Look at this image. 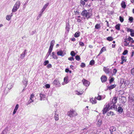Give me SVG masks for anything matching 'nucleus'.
Masks as SVG:
<instances>
[{"label": "nucleus", "mask_w": 134, "mask_h": 134, "mask_svg": "<svg viewBox=\"0 0 134 134\" xmlns=\"http://www.w3.org/2000/svg\"><path fill=\"white\" fill-rule=\"evenodd\" d=\"M82 15L86 17L87 19L90 18L92 16V14L89 11H88L86 10H83L81 13Z\"/></svg>", "instance_id": "obj_1"}, {"label": "nucleus", "mask_w": 134, "mask_h": 134, "mask_svg": "<svg viewBox=\"0 0 134 134\" xmlns=\"http://www.w3.org/2000/svg\"><path fill=\"white\" fill-rule=\"evenodd\" d=\"M20 4V1H17L13 7L12 10V12H16L19 8Z\"/></svg>", "instance_id": "obj_2"}, {"label": "nucleus", "mask_w": 134, "mask_h": 134, "mask_svg": "<svg viewBox=\"0 0 134 134\" xmlns=\"http://www.w3.org/2000/svg\"><path fill=\"white\" fill-rule=\"evenodd\" d=\"M67 115L70 117H72L76 116L77 114L76 111L72 109H71L68 112Z\"/></svg>", "instance_id": "obj_3"}, {"label": "nucleus", "mask_w": 134, "mask_h": 134, "mask_svg": "<svg viewBox=\"0 0 134 134\" xmlns=\"http://www.w3.org/2000/svg\"><path fill=\"white\" fill-rule=\"evenodd\" d=\"M53 84L54 85H55L58 87L60 86L61 85L58 79H56L54 80L53 82Z\"/></svg>", "instance_id": "obj_4"}, {"label": "nucleus", "mask_w": 134, "mask_h": 134, "mask_svg": "<svg viewBox=\"0 0 134 134\" xmlns=\"http://www.w3.org/2000/svg\"><path fill=\"white\" fill-rule=\"evenodd\" d=\"M82 82L83 85L86 86H88L90 84V82L89 81L85 80L84 79H83V80H82Z\"/></svg>", "instance_id": "obj_5"}, {"label": "nucleus", "mask_w": 134, "mask_h": 134, "mask_svg": "<svg viewBox=\"0 0 134 134\" xmlns=\"http://www.w3.org/2000/svg\"><path fill=\"white\" fill-rule=\"evenodd\" d=\"M65 54V53H63V51L62 50H60L57 52V54L62 57Z\"/></svg>", "instance_id": "obj_6"}, {"label": "nucleus", "mask_w": 134, "mask_h": 134, "mask_svg": "<svg viewBox=\"0 0 134 134\" xmlns=\"http://www.w3.org/2000/svg\"><path fill=\"white\" fill-rule=\"evenodd\" d=\"M101 79L102 82H104L106 81L107 77L106 76L103 75L101 77Z\"/></svg>", "instance_id": "obj_7"}, {"label": "nucleus", "mask_w": 134, "mask_h": 134, "mask_svg": "<svg viewBox=\"0 0 134 134\" xmlns=\"http://www.w3.org/2000/svg\"><path fill=\"white\" fill-rule=\"evenodd\" d=\"M116 128L114 127L111 126L110 128V132L111 134H113L112 132L115 131Z\"/></svg>", "instance_id": "obj_8"}, {"label": "nucleus", "mask_w": 134, "mask_h": 134, "mask_svg": "<svg viewBox=\"0 0 134 134\" xmlns=\"http://www.w3.org/2000/svg\"><path fill=\"white\" fill-rule=\"evenodd\" d=\"M48 3H47V4L44 5L43 8L41 10V11H40L41 13H43L45 9L47 8V7L48 6Z\"/></svg>", "instance_id": "obj_9"}, {"label": "nucleus", "mask_w": 134, "mask_h": 134, "mask_svg": "<svg viewBox=\"0 0 134 134\" xmlns=\"http://www.w3.org/2000/svg\"><path fill=\"white\" fill-rule=\"evenodd\" d=\"M19 105L18 104H17L16 105L13 113V115H14L15 114L19 108Z\"/></svg>", "instance_id": "obj_10"}, {"label": "nucleus", "mask_w": 134, "mask_h": 134, "mask_svg": "<svg viewBox=\"0 0 134 134\" xmlns=\"http://www.w3.org/2000/svg\"><path fill=\"white\" fill-rule=\"evenodd\" d=\"M95 98H92L90 99V101L92 104H95L97 103V101Z\"/></svg>", "instance_id": "obj_11"}, {"label": "nucleus", "mask_w": 134, "mask_h": 134, "mask_svg": "<svg viewBox=\"0 0 134 134\" xmlns=\"http://www.w3.org/2000/svg\"><path fill=\"white\" fill-rule=\"evenodd\" d=\"M127 41H128L130 42H131V43H134V40H133V38L130 37H129L127 39Z\"/></svg>", "instance_id": "obj_12"}, {"label": "nucleus", "mask_w": 134, "mask_h": 134, "mask_svg": "<svg viewBox=\"0 0 134 134\" xmlns=\"http://www.w3.org/2000/svg\"><path fill=\"white\" fill-rule=\"evenodd\" d=\"M127 40V39L126 40L125 39V41H124L123 42V44L125 46H129V42H128Z\"/></svg>", "instance_id": "obj_13"}, {"label": "nucleus", "mask_w": 134, "mask_h": 134, "mask_svg": "<svg viewBox=\"0 0 134 134\" xmlns=\"http://www.w3.org/2000/svg\"><path fill=\"white\" fill-rule=\"evenodd\" d=\"M108 107H107V106H106L104 108L103 110V114H105L107 112V111L108 110Z\"/></svg>", "instance_id": "obj_14"}, {"label": "nucleus", "mask_w": 134, "mask_h": 134, "mask_svg": "<svg viewBox=\"0 0 134 134\" xmlns=\"http://www.w3.org/2000/svg\"><path fill=\"white\" fill-rule=\"evenodd\" d=\"M117 98L116 97H114L112 100L113 104H115L117 102Z\"/></svg>", "instance_id": "obj_15"}, {"label": "nucleus", "mask_w": 134, "mask_h": 134, "mask_svg": "<svg viewBox=\"0 0 134 134\" xmlns=\"http://www.w3.org/2000/svg\"><path fill=\"white\" fill-rule=\"evenodd\" d=\"M55 119L56 120H59V116L58 114H57V111H55L54 116Z\"/></svg>", "instance_id": "obj_16"}, {"label": "nucleus", "mask_w": 134, "mask_h": 134, "mask_svg": "<svg viewBox=\"0 0 134 134\" xmlns=\"http://www.w3.org/2000/svg\"><path fill=\"white\" fill-rule=\"evenodd\" d=\"M103 70L107 74H109L110 72L109 69L108 68H106L105 67H104L103 68Z\"/></svg>", "instance_id": "obj_17"}, {"label": "nucleus", "mask_w": 134, "mask_h": 134, "mask_svg": "<svg viewBox=\"0 0 134 134\" xmlns=\"http://www.w3.org/2000/svg\"><path fill=\"white\" fill-rule=\"evenodd\" d=\"M13 85L12 83H9L7 85V87L9 89H10L13 87Z\"/></svg>", "instance_id": "obj_18"}, {"label": "nucleus", "mask_w": 134, "mask_h": 134, "mask_svg": "<svg viewBox=\"0 0 134 134\" xmlns=\"http://www.w3.org/2000/svg\"><path fill=\"white\" fill-rule=\"evenodd\" d=\"M80 32H77L75 33L74 36L76 37H78L80 35Z\"/></svg>", "instance_id": "obj_19"}, {"label": "nucleus", "mask_w": 134, "mask_h": 134, "mask_svg": "<svg viewBox=\"0 0 134 134\" xmlns=\"http://www.w3.org/2000/svg\"><path fill=\"white\" fill-rule=\"evenodd\" d=\"M123 109L121 107H119L118 109V111L119 113H121L123 111Z\"/></svg>", "instance_id": "obj_20"}, {"label": "nucleus", "mask_w": 134, "mask_h": 134, "mask_svg": "<svg viewBox=\"0 0 134 134\" xmlns=\"http://www.w3.org/2000/svg\"><path fill=\"white\" fill-rule=\"evenodd\" d=\"M116 85H111L108 88L109 90L112 89L115 87Z\"/></svg>", "instance_id": "obj_21"}, {"label": "nucleus", "mask_w": 134, "mask_h": 134, "mask_svg": "<svg viewBox=\"0 0 134 134\" xmlns=\"http://www.w3.org/2000/svg\"><path fill=\"white\" fill-rule=\"evenodd\" d=\"M64 82L65 84L69 82L68 80V77H65L64 78Z\"/></svg>", "instance_id": "obj_22"}, {"label": "nucleus", "mask_w": 134, "mask_h": 134, "mask_svg": "<svg viewBox=\"0 0 134 134\" xmlns=\"http://www.w3.org/2000/svg\"><path fill=\"white\" fill-rule=\"evenodd\" d=\"M26 54V53L25 52H23L21 54L20 57L21 59H23L25 57V55Z\"/></svg>", "instance_id": "obj_23"}, {"label": "nucleus", "mask_w": 134, "mask_h": 134, "mask_svg": "<svg viewBox=\"0 0 134 134\" xmlns=\"http://www.w3.org/2000/svg\"><path fill=\"white\" fill-rule=\"evenodd\" d=\"M52 54V56L54 59H58V57L56 55H55V53L54 52H53Z\"/></svg>", "instance_id": "obj_24"}, {"label": "nucleus", "mask_w": 134, "mask_h": 134, "mask_svg": "<svg viewBox=\"0 0 134 134\" xmlns=\"http://www.w3.org/2000/svg\"><path fill=\"white\" fill-rule=\"evenodd\" d=\"M40 100H42V99H43L45 98V95L44 94H40Z\"/></svg>", "instance_id": "obj_25"}, {"label": "nucleus", "mask_w": 134, "mask_h": 134, "mask_svg": "<svg viewBox=\"0 0 134 134\" xmlns=\"http://www.w3.org/2000/svg\"><path fill=\"white\" fill-rule=\"evenodd\" d=\"M102 124V120H98L97 123V125L98 126H100Z\"/></svg>", "instance_id": "obj_26"}, {"label": "nucleus", "mask_w": 134, "mask_h": 134, "mask_svg": "<svg viewBox=\"0 0 134 134\" xmlns=\"http://www.w3.org/2000/svg\"><path fill=\"white\" fill-rule=\"evenodd\" d=\"M121 59L123 61H124V62H126V58L123 56H121Z\"/></svg>", "instance_id": "obj_27"}, {"label": "nucleus", "mask_w": 134, "mask_h": 134, "mask_svg": "<svg viewBox=\"0 0 134 134\" xmlns=\"http://www.w3.org/2000/svg\"><path fill=\"white\" fill-rule=\"evenodd\" d=\"M55 43V41L54 40H52L50 46L53 47V46L54 45V44Z\"/></svg>", "instance_id": "obj_28"}, {"label": "nucleus", "mask_w": 134, "mask_h": 134, "mask_svg": "<svg viewBox=\"0 0 134 134\" xmlns=\"http://www.w3.org/2000/svg\"><path fill=\"white\" fill-rule=\"evenodd\" d=\"M83 93V91H81L80 92H79L78 91H76V93L78 95H81Z\"/></svg>", "instance_id": "obj_29"}, {"label": "nucleus", "mask_w": 134, "mask_h": 134, "mask_svg": "<svg viewBox=\"0 0 134 134\" xmlns=\"http://www.w3.org/2000/svg\"><path fill=\"white\" fill-rule=\"evenodd\" d=\"M121 5L122 7L123 8H125L126 7V5L124 2H122L121 3Z\"/></svg>", "instance_id": "obj_30"}, {"label": "nucleus", "mask_w": 134, "mask_h": 134, "mask_svg": "<svg viewBox=\"0 0 134 134\" xmlns=\"http://www.w3.org/2000/svg\"><path fill=\"white\" fill-rule=\"evenodd\" d=\"M120 25L118 24L116 25L115 26V28L118 30H119L120 29Z\"/></svg>", "instance_id": "obj_31"}, {"label": "nucleus", "mask_w": 134, "mask_h": 134, "mask_svg": "<svg viewBox=\"0 0 134 134\" xmlns=\"http://www.w3.org/2000/svg\"><path fill=\"white\" fill-rule=\"evenodd\" d=\"M107 39L109 41H111L113 40V38L111 37H109L107 38Z\"/></svg>", "instance_id": "obj_32"}, {"label": "nucleus", "mask_w": 134, "mask_h": 134, "mask_svg": "<svg viewBox=\"0 0 134 134\" xmlns=\"http://www.w3.org/2000/svg\"><path fill=\"white\" fill-rule=\"evenodd\" d=\"M34 102V100H32V99H30L28 101V102L27 103V105H28L29 104H30L32 102Z\"/></svg>", "instance_id": "obj_33"}, {"label": "nucleus", "mask_w": 134, "mask_h": 134, "mask_svg": "<svg viewBox=\"0 0 134 134\" xmlns=\"http://www.w3.org/2000/svg\"><path fill=\"white\" fill-rule=\"evenodd\" d=\"M113 105H111V104L110 105L109 104V106H110V108H115L116 105H115V104H113Z\"/></svg>", "instance_id": "obj_34"}, {"label": "nucleus", "mask_w": 134, "mask_h": 134, "mask_svg": "<svg viewBox=\"0 0 134 134\" xmlns=\"http://www.w3.org/2000/svg\"><path fill=\"white\" fill-rule=\"evenodd\" d=\"M11 18V16H10V15H8L6 16V19L8 20H9Z\"/></svg>", "instance_id": "obj_35"}, {"label": "nucleus", "mask_w": 134, "mask_h": 134, "mask_svg": "<svg viewBox=\"0 0 134 134\" xmlns=\"http://www.w3.org/2000/svg\"><path fill=\"white\" fill-rule=\"evenodd\" d=\"M70 54L73 57L75 56L76 54L74 51H72L71 52Z\"/></svg>", "instance_id": "obj_36"}, {"label": "nucleus", "mask_w": 134, "mask_h": 134, "mask_svg": "<svg viewBox=\"0 0 134 134\" xmlns=\"http://www.w3.org/2000/svg\"><path fill=\"white\" fill-rule=\"evenodd\" d=\"M94 63V60H92L90 63V65H93Z\"/></svg>", "instance_id": "obj_37"}, {"label": "nucleus", "mask_w": 134, "mask_h": 134, "mask_svg": "<svg viewBox=\"0 0 134 134\" xmlns=\"http://www.w3.org/2000/svg\"><path fill=\"white\" fill-rule=\"evenodd\" d=\"M75 59L76 60L79 61L80 59V58L79 56L77 55L75 57Z\"/></svg>", "instance_id": "obj_38"}, {"label": "nucleus", "mask_w": 134, "mask_h": 134, "mask_svg": "<svg viewBox=\"0 0 134 134\" xmlns=\"http://www.w3.org/2000/svg\"><path fill=\"white\" fill-rule=\"evenodd\" d=\"M95 98L99 100H100L101 99V97L100 96H98L97 98L95 97Z\"/></svg>", "instance_id": "obj_39"}, {"label": "nucleus", "mask_w": 134, "mask_h": 134, "mask_svg": "<svg viewBox=\"0 0 134 134\" xmlns=\"http://www.w3.org/2000/svg\"><path fill=\"white\" fill-rule=\"evenodd\" d=\"M131 73L132 75H134V68L131 69Z\"/></svg>", "instance_id": "obj_40"}, {"label": "nucleus", "mask_w": 134, "mask_h": 134, "mask_svg": "<svg viewBox=\"0 0 134 134\" xmlns=\"http://www.w3.org/2000/svg\"><path fill=\"white\" fill-rule=\"evenodd\" d=\"M128 53V51L127 50H125L122 53V54L125 55L126 54Z\"/></svg>", "instance_id": "obj_41"}, {"label": "nucleus", "mask_w": 134, "mask_h": 134, "mask_svg": "<svg viewBox=\"0 0 134 134\" xmlns=\"http://www.w3.org/2000/svg\"><path fill=\"white\" fill-rule=\"evenodd\" d=\"M119 19H120V21L121 22H122L123 21H124L123 18L121 16H120Z\"/></svg>", "instance_id": "obj_42"}, {"label": "nucleus", "mask_w": 134, "mask_h": 134, "mask_svg": "<svg viewBox=\"0 0 134 134\" xmlns=\"http://www.w3.org/2000/svg\"><path fill=\"white\" fill-rule=\"evenodd\" d=\"M100 27V25L98 24H97L95 26V28L96 29H98Z\"/></svg>", "instance_id": "obj_43"}, {"label": "nucleus", "mask_w": 134, "mask_h": 134, "mask_svg": "<svg viewBox=\"0 0 134 134\" xmlns=\"http://www.w3.org/2000/svg\"><path fill=\"white\" fill-rule=\"evenodd\" d=\"M49 63V61L48 60H46L44 62V65H46L47 64H48Z\"/></svg>", "instance_id": "obj_44"}, {"label": "nucleus", "mask_w": 134, "mask_h": 134, "mask_svg": "<svg viewBox=\"0 0 134 134\" xmlns=\"http://www.w3.org/2000/svg\"><path fill=\"white\" fill-rule=\"evenodd\" d=\"M81 66L82 68H84L85 66V65L84 63H82L81 65Z\"/></svg>", "instance_id": "obj_45"}, {"label": "nucleus", "mask_w": 134, "mask_h": 134, "mask_svg": "<svg viewBox=\"0 0 134 134\" xmlns=\"http://www.w3.org/2000/svg\"><path fill=\"white\" fill-rule=\"evenodd\" d=\"M68 59L70 61H72L74 60V58L72 57L69 58Z\"/></svg>", "instance_id": "obj_46"}, {"label": "nucleus", "mask_w": 134, "mask_h": 134, "mask_svg": "<svg viewBox=\"0 0 134 134\" xmlns=\"http://www.w3.org/2000/svg\"><path fill=\"white\" fill-rule=\"evenodd\" d=\"M114 78H112L110 79L109 81V83H111L114 80Z\"/></svg>", "instance_id": "obj_47"}, {"label": "nucleus", "mask_w": 134, "mask_h": 134, "mask_svg": "<svg viewBox=\"0 0 134 134\" xmlns=\"http://www.w3.org/2000/svg\"><path fill=\"white\" fill-rule=\"evenodd\" d=\"M80 3L81 4L83 5H84L85 4V2L81 0L80 1Z\"/></svg>", "instance_id": "obj_48"}, {"label": "nucleus", "mask_w": 134, "mask_h": 134, "mask_svg": "<svg viewBox=\"0 0 134 134\" xmlns=\"http://www.w3.org/2000/svg\"><path fill=\"white\" fill-rule=\"evenodd\" d=\"M79 44L80 45L82 46H83L84 45V43H83L81 42H79Z\"/></svg>", "instance_id": "obj_49"}, {"label": "nucleus", "mask_w": 134, "mask_h": 134, "mask_svg": "<svg viewBox=\"0 0 134 134\" xmlns=\"http://www.w3.org/2000/svg\"><path fill=\"white\" fill-rule=\"evenodd\" d=\"M45 86L46 88H49L50 87V85L49 84H47Z\"/></svg>", "instance_id": "obj_50"}, {"label": "nucleus", "mask_w": 134, "mask_h": 134, "mask_svg": "<svg viewBox=\"0 0 134 134\" xmlns=\"http://www.w3.org/2000/svg\"><path fill=\"white\" fill-rule=\"evenodd\" d=\"M34 97V94H32L30 96V99H32V98H33Z\"/></svg>", "instance_id": "obj_51"}, {"label": "nucleus", "mask_w": 134, "mask_h": 134, "mask_svg": "<svg viewBox=\"0 0 134 134\" xmlns=\"http://www.w3.org/2000/svg\"><path fill=\"white\" fill-rule=\"evenodd\" d=\"M47 67V68H51L52 67V65L51 64H48Z\"/></svg>", "instance_id": "obj_52"}, {"label": "nucleus", "mask_w": 134, "mask_h": 134, "mask_svg": "<svg viewBox=\"0 0 134 134\" xmlns=\"http://www.w3.org/2000/svg\"><path fill=\"white\" fill-rule=\"evenodd\" d=\"M129 20L131 22H132L133 20V18L132 17H130L129 19Z\"/></svg>", "instance_id": "obj_53"}, {"label": "nucleus", "mask_w": 134, "mask_h": 134, "mask_svg": "<svg viewBox=\"0 0 134 134\" xmlns=\"http://www.w3.org/2000/svg\"><path fill=\"white\" fill-rule=\"evenodd\" d=\"M134 54V51H132L131 52V57H132L133 56Z\"/></svg>", "instance_id": "obj_54"}, {"label": "nucleus", "mask_w": 134, "mask_h": 134, "mask_svg": "<svg viewBox=\"0 0 134 134\" xmlns=\"http://www.w3.org/2000/svg\"><path fill=\"white\" fill-rule=\"evenodd\" d=\"M6 130H3L1 134H6Z\"/></svg>", "instance_id": "obj_55"}, {"label": "nucleus", "mask_w": 134, "mask_h": 134, "mask_svg": "<svg viewBox=\"0 0 134 134\" xmlns=\"http://www.w3.org/2000/svg\"><path fill=\"white\" fill-rule=\"evenodd\" d=\"M40 14H39L38 15V16H37V18H40V17H41V16L42 15V13H41L40 12Z\"/></svg>", "instance_id": "obj_56"}, {"label": "nucleus", "mask_w": 134, "mask_h": 134, "mask_svg": "<svg viewBox=\"0 0 134 134\" xmlns=\"http://www.w3.org/2000/svg\"><path fill=\"white\" fill-rule=\"evenodd\" d=\"M117 70L115 69H114L113 70V73L115 74V73H116V72H117Z\"/></svg>", "instance_id": "obj_57"}, {"label": "nucleus", "mask_w": 134, "mask_h": 134, "mask_svg": "<svg viewBox=\"0 0 134 134\" xmlns=\"http://www.w3.org/2000/svg\"><path fill=\"white\" fill-rule=\"evenodd\" d=\"M101 50H102L103 52L104 51L106 50L105 48L104 47H103L101 49Z\"/></svg>", "instance_id": "obj_58"}, {"label": "nucleus", "mask_w": 134, "mask_h": 134, "mask_svg": "<svg viewBox=\"0 0 134 134\" xmlns=\"http://www.w3.org/2000/svg\"><path fill=\"white\" fill-rule=\"evenodd\" d=\"M53 47L50 46L49 50L52 51Z\"/></svg>", "instance_id": "obj_59"}, {"label": "nucleus", "mask_w": 134, "mask_h": 134, "mask_svg": "<svg viewBox=\"0 0 134 134\" xmlns=\"http://www.w3.org/2000/svg\"><path fill=\"white\" fill-rule=\"evenodd\" d=\"M109 114L112 115H114V113L112 111H110L109 112Z\"/></svg>", "instance_id": "obj_60"}, {"label": "nucleus", "mask_w": 134, "mask_h": 134, "mask_svg": "<svg viewBox=\"0 0 134 134\" xmlns=\"http://www.w3.org/2000/svg\"><path fill=\"white\" fill-rule=\"evenodd\" d=\"M127 31L128 32H131V29L129 28H127Z\"/></svg>", "instance_id": "obj_61"}, {"label": "nucleus", "mask_w": 134, "mask_h": 134, "mask_svg": "<svg viewBox=\"0 0 134 134\" xmlns=\"http://www.w3.org/2000/svg\"><path fill=\"white\" fill-rule=\"evenodd\" d=\"M130 35L132 37L134 36V32L131 33Z\"/></svg>", "instance_id": "obj_62"}, {"label": "nucleus", "mask_w": 134, "mask_h": 134, "mask_svg": "<svg viewBox=\"0 0 134 134\" xmlns=\"http://www.w3.org/2000/svg\"><path fill=\"white\" fill-rule=\"evenodd\" d=\"M66 29L68 31H69V27H68L67 26L66 27Z\"/></svg>", "instance_id": "obj_63"}, {"label": "nucleus", "mask_w": 134, "mask_h": 134, "mask_svg": "<svg viewBox=\"0 0 134 134\" xmlns=\"http://www.w3.org/2000/svg\"><path fill=\"white\" fill-rule=\"evenodd\" d=\"M71 40L72 41H75V39L74 38H72Z\"/></svg>", "instance_id": "obj_64"}]
</instances>
